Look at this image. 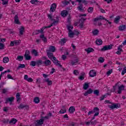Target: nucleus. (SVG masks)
<instances>
[{"mask_svg": "<svg viewBox=\"0 0 126 126\" xmlns=\"http://www.w3.org/2000/svg\"><path fill=\"white\" fill-rule=\"evenodd\" d=\"M21 41L20 40H15V41H14V42L15 45H16V46H17V45H19Z\"/></svg>", "mask_w": 126, "mask_h": 126, "instance_id": "54", "label": "nucleus"}, {"mask_svg": "<svg viewBox=\"0 0 126 126\" xmlns=\"http://www.w3.org/2000/svg\"><path fill=\"white\" fill-rule=\"evenodd\" d=\"M73 73L75 74V75H78V74H79V72H78V70H74Z\"/></svg>", "mask_w": 126, "mask_h": 126, "instance_id": "59", "label": "nucleus"}, {"mask_svg": "<svg viewBox=\"0 0 126 126\" xmlns=\"http://www.w3.org/2000/svg\"><path fill=\"white\" fill-rule=\"evenodd\" d=\"M77 63H78V59H75L74 61L71 62V64H72V65H74V64Z\"/></svg>", "mask_w": 126, "mask_h": 126, "instance_id": "46", "label": "nucleus"}, {"mask_svg": "<svg viewBox=\"0 0 126 126\" xmlns=\"http://www.w3.org/2000/svg\"><path fill=\"white\" fill-rule=\"evenodd\" d=\"M24 57L26 61H30L32 58L30 55H24Z\"/></svg>", "mask_w": 126, "mask_h": 126, "instance_id": "42", "label": "nucleus"}, {"mask_svg": "<svg viewBox=\"0 0 126 126\" xmlns=\"http://www.w3.org/2000/svg\"><path fill=\"white\" fill-rule=\"evenodd\" d=\"M93 10H94L93 7H90L88 9V12H89V13H92V12H93Z\"/></svg>", "mask_w": 126, "mask_h": 126, "instance_id": "44", "label": "nucleus"}, {"mask_svg": "<svg viewBox=\"0 0 126 126\" xmlns=\"http://www.w3.org/2000/svg\"><path fill=\"white\" fill-rule=\"evenodd\" d=\"M7 78L8 79H12L13 80H14L12 76L10 75V74H8L7 76Z\"/></svg>", "mask_w": 126, "mask_h": 126, "instance_id": "62", "label": "nucleus"}, {"mask_svg": "<svg viewBox=\"0 0 126 126\" xmlns=\"http://www.w3.org/2000/svg\"><path fill=\"white\" fill-rule=\"evenodd\" d=\"M35 124V126H40L44 124V119H40L39 120H37Z\"/></svg>", "mask_w": 126, "mask_h": 126, "instance_id": "7", "label": "nucleus"}, {"mask_svg": "<svg viewBox=\"0 0 126 126\" xmlns=\"http://www.w3.org/2000/svg\"><path fill=\"white\" fill-rule=\"evenodd\" d=\"M78 34H79V32H76L75 33L72 32L68 33L69 37H70V38H73L74 35H77Z\"/></svg>", "mask_w": 126, "mask_h": 126, "instance_id": "20", "label": "nucleus"}, {"mask_svg": "<svg viewBox=\"0 0 126 126\" xmlns=\"http://www.w3.org/2000/svg\"><path fill=\"white\" fill-rule=\"evenodd\" d=\"M33 102H34V103L35 104H38L39 103H40V98L38 97H36L33 99Z\"/></svg>", "mask_w": 126, "mask_h": 126, "instance_id": "34", "label": "nucleus"}, {"mask_svg": "<svg viewBox=\"0 0 126 126\" xmlns=\"http://www.w3.org/2000/svg\"><path fill=\"white\" fill-rule=\"evenodd\" d=\"M92 93H93V90H92L91 88H90L84 94V96H88L89 94H92Z\"/></svg>", "mask_w": 126, "mask_h": 126, "instance_id": "11", "label": "nucleus"}, {"mask_svg": "<svg viewBox=\"0 0 126 126\" xmlns=\"http://www.w3.org/2000/svg\"><path fill=\"white\" fill-rule=\"evenodd\" d=\"M4 48V45L0 42V50H3Z\"/></svg>", "mask_w": 126, "mask_h": 126, "instance_id": "57", "label": "nucleus"}, {"mask_svg": "<svg viewBox=\"0 0 126 126\" xmlns=\"http://www.w3.org/2000/svg\"><path fill=\"white\" fill-rule=\"evenodd\" d=\"M30 2H31L32 4H35V5H37V4H38V2H40V1L37 0H31Z\"/></svg>", "mask_w": 126, "mask_h": 126, "instance_id": "35", "label": "nucleus"}, {"mask_svg": "<svg viewBox=\"0 0 126 126\" xmlns=\"http://www.w3.org/2000/svg\"><path fill=\"white\" fill-rule=\"evenodd\" d=\"M46 53L49 59L52 60L53 57H54V53L50 52L49 51H46Z\"/></svg>", "mask_w": 126, "mask_h": 126, "instance_id": "18", "label": "nucleus"}, {"mask_svg": "<svg viewBox=\"0 0 126 126\" xmlns=\"http://www.w3.org/2000/svg\"><path fill=\"white\" fill-rule=\"evenodd\" d=\"M45 82H47L48 85H52L53 84V82L51 80H50V79L47 78L45 80Z\"/></svg>", "mask_w": 126, "mask_h": 126, "instance_id": "37", "label": "nucleus"}, {"mask_svg": "<svg viewBox=\"0 0 126 126\" xmlns=\"http://www.w3.org/2000/svg\"><path fill=\"white\" fill-rule=\"evenodd\" d=\"M13 101H14V97L11 96L10 97H8L6 98V101L5 102V104H7L8 102H10V105H12V102Z\"/></svg>", "mask_w": 126, "mask_h": 126, "instance_id": "8", "label": "nucleus"}, {"mask_svg": "<svg viewBox=\"0 0 126 126\" xmlns=\"http://www.w3.org/2000/svg\"><path fill=\"white\" fill-rule=\"evenodd\" d=\"M39 33H41V34H44V32H42V29H40V30H36L34 31V32H32V35H38Z\"/></svg>", "mask_w": 126, "mask_h": 126, "instance_id": "12", "label": "nucleus"}, {"mask_svg": "<svg viewBox=\"0 0 126 126\" xmlns=\"http://www.w3.org/2000/svg\"><path fill=\"white\" fill-rule=\"evenodd\" d=\"M96 74H97V73L94 70H91L89 72L90 77H94V76H96Z\"/></svg>", "mask_w": 126, "mask_h": 126, "instance_id": "14", "label": "nucleus"}, {"mask_svg": "<svg viewBox=\"0 0 126 126\" xmlns=\"http://www.w3.org/2000/svg\"><path fill=\"white\" fill-rule=\"evenodd\" d=\"M51 64L52 62H51V61L49 60H46L45 61H43L40 60V65H42V64H45L46 66H48V65H51Z\"/></svg>", "mask_w": 126, "mask_h": 126, "instance_id": "5", "label": "nucleus"}, {"mask_svg": "<svg viewBox=\"0 0 126 126\" xmlns=\"http://www.w3.org/2000/svg\"><path fill=\"white\" fill-rule=\"evenodd\" d=\"M48 17L49 19H50L51 21H53V20H55V19H53V17H52V15L48 14Z\"/></svg>", "mask_w": 126, "mask_h": 126, "instance_id": "53", "label": "nucleus"}, {"mask_svg": "<svg viewBox=\"0 0 126 126\" xmlns=\"http://www.w3.org/2000/svg\"><path fill=\"white\" fill-rule=\"evenodd\" d=\"M53 59L52 60V62L56 64V65H59L60 67H62V64L60 63V61L59 60H57V58L56 57H53Z\"/></svg>", "mask_w": 126, "mask_h": 126, "instance_id": "6", "label": "nucleus"}, {"mask_svg": "<svg viewBox=\"0 0 126 126\" xmlns=\"http://www.w3.org/2000/svg\"><path fill=\"white\" fill-rule=\"evenodd\" d=\"M126 29V25H121L119 27V30L120 31H123V30H125Z\"/></svg>", "mask_w": 126, "mask_h": 126, "instance_id": "38", "label": "nucleus"}, {"mask_svg": "<svg viewBox=\"0 0 126 126\" xmlns=\"http://www.w3.org/2000/svg\"><path fill=\"white\" fill-rule=\"evenodd\" d=\"M83 88L84 90H87V89L89 88V83H85V84L83 85Z\"/></svg>", "mask_w": 126, "mask_h": 126, "instance_id": "30", "label": "nucleus"}, {"mask_svg": "<svg viewBox=\"0 0 126 126\" xmlns=\"http://www.w3.org/2000/svg\"><path fill=\"white\" fill-rule=\"evenodd\" d=\"M86 18H84L83 17H82L80 20V21L81 22V23L83 22V23H84V21H85V20H86Z\"/></svg>", "mask_w": 126, "mask_h": 126, "instance_id": "63", "label": "nucleus"}, {"mask_svg": "<svg viewBox=\"0 0 126 126\" xmlns=\"http://www.w3.org/2000/svg\"><path fill=\"white\" fill-rule=\"evenodd\" d=\"M125 90V86L124 85H121L120 86H118V94H122V91Z\"/></svg>", "mask_w": 126, "mask_h": 126, "instance_id": "10", "label": "nucleus"}, {"mask_svg": "<svg viewBox=\"0 0 126 126\" xmlns=\"http://www.w3.org/2000/svg\"><path fill=\"white\" fill-rule=\"evenodd\" d=\"M25 30V28L23 26H21V28L19 29V33L20 35H23V33H24V31Z\"/></svg>", "mask_w": 126, "mask_h": 126, "instance_id": "26", "label": "nucleus"}, {"mask_svg": "<svg viewBox=\"0 0 126 126\" xmlns=\"http://www.w3.org/2000/svg\"><path fill=\"white\" fill-rule=\"evenodd\" d=\"M119 82H117L116 84H115V85L113 87V92H115L116 91V87L119 85Z\"/></svg>", "mask_w": 126, "mask_h": 126, "instance_id": "49", "label": "nucleus"}, {"mask_svg": "<svg viewBox=\"0 0 126 126\" xmlns=\"http://www.w3.org/2000/svg\"><path fill=\"white\" fill-rule=\"evenodd\" d=\"M68 111L70 114H72V113H74L75 111V108L74 106H71L69 107Z\"/></svg>", "mask_w": 126, "mask_h": 126, "instance_id": "28", "label": "nucleus"}, {"mask_svg": "<svg viewBox=\"0 0 126 126\" xmlns=\"http://www.w3.org/2000/svg\"><path fill=\"white\" fill-rule=\"evenodd\" d=\"M68 14V11L67 10H63L61 12V15L63 17H65V16H67Z\"/></svg>", "mask_w": 126, "mask_h": 126, "instance_id": "23", "label": "nucleus"}, {"mask_svg": "<svg viewBox=\"0 0 126 126\" xmlns=\"http://www.w3.org/2000/svg\"><path fill=\"white\" fill-rule=\"evenodd\" d=\"M121 107V104L120 103H114L112 102L111 105H108V108L111 110H114V109H119Z\"/></svg>", "mask_w": 126, "mask_h": 126, "instance_id": "2", "label": "nucleus"}, {"mask_svg": "<svg viewBox=\"0 0 126 126\" xmlns=\"http://www.w3.org/2000/svg\"><path fill=\"white\" fill-rule=\"evenodd\" d=\"M30 65L32 66H35V65H36L38 67H39V66L41 65L40 60H38L36 61H31Z\"/></svg>", "mask_w": 126, "mask_h": 126, "instance_id": "3", "label": "nucleus"}, {"mask_svg": "<svg viewBox=\"0 0 126 126\" xmlns=\"http://www.w3.org/2000/svg\"><path fill=\"white\" fill-rule=\"evenodd\" d=\"M98 62L100 63H103L105 62V59L103 57H99L98 59Z\"/></svg>", "mask_w": 126, "mask_h": 126, "instance_id": "39", "label": "nucleus"}, {"mask_svg": "<svg viewBox=\"0 0 126 126\" xmlns=\"http://www.w3.org/2000/svg\"><path fill=\"white\" fill-rule=\"evenodd\" d=\"M71 19V17H70V15H69V16L67 18V23L69 24V25H70Z\"/></svg>", "mask_w": 126, "mask_h": 126, "instance_id": "52", "label": "nucleus"}, {"mask_svg": "<svg viewBox=\"0 0 126 126\" xmlns=\"http://www.w3.org/2000/svg\"><path fill=\"white\" fill-rule=\"evenodd\" d=\"M3 111H4V112H5L6 113L7 112V111H8V107H4L3 109Z\"/></svg>", "mask_w": 126, "mask_h": 126, "instance_id": "64", "label": "nucleus"}, {"mask_svg": "<svg viewBox=\"0 0 126 126\" xmlns=\"http://www.w3.org/2000/svg\"><path fill=\"white\" fill-rule=\"evenodd\" d=\"M57 8V4L54 3L51 5L50 7V11L52 12H54V11H56V9Z\"/></svg>", "mask_w": 126, "mask_h": 126, "instance_id": "13", "label": "nucleus"}, {"mask_svg": "<svg viewBox=\"0 0 126 126\" xmlns=\"http://www.w3.org/2000/svg\"><path fill=\"white\" fill-rule=\"evenodd\" d=\"M17 122V120L14 118L12 119L10 122L9 123L10 124H13L14 125L16 124V123Z\"/></svg>", "mask_w": 126, "mask_h": 126, "instance_id": "43", "label": "nucleus"}, {"mask_svg": "<svg viewBox=\"0 0 126 126\" xmlns=\"http://www.w3.org/2000/svg\"><path fill=\"white\" fill-rule=\"evenodd\" d=\"M16 97L17 99V102H18V103H20V101L21 100V97H20V93H17L16 95Z\"/></svg>", "mask_w": 126, "mask_h": 126, "instance_id": "25", "label": "nucleus"}, {"mask_svg": "<svg viewBox=\"0 0 126 126\" xmlns=\"http://www.w3.org/2000/svg\"><path fill=\"white\" fill-rule=\"evenodd\" d=\"M32 54L34 55V57H38V56H39V54H38V52L35 49H32Z\"/></svg>", "mask_w": 126, "mask_h": 126, "instance_id": "29", "label": "nucleus"}, {"mask_svg": "<svg viewBox=\"0 0 126 126\" xmlns=\"http://www.w3.org/2000/svg\"><path fill=\"white\" fill-rule=\"evenodd\" d=\"M112 72H113V70H109L107 72L106 74H107V76H109V75H110V74H111Z\"/></svg>", "mask_w": 126, "mask_h": 126, "instance_id": "61", "label": "nucleus"}, {"mask_svg": "<svg viewBox=\"0 0 126 126\" xmlns=\"http://www.w3.org/2000/svg\"><path fill=\"white\" fill-rule=\"evenodd\" d=\"M67 29L69 31V33H70V32H72V31H71V26H70V25H67Z\"/></svg>", "mask_w": 126, "mask_h": 126, "instance_id": "55", "label": "nucleus"}, {"mask_svg": "<svg viewBox=\"0 0 126 126\" xmlns=\"http://www.w3.org/2000/svg\"><path fill=\"white\" fill-rule=\"evenodd\" d=\"M17 61H19V62H21V61H23V56H18L16 59Z\"/></svg>", "mask_w": 126, "mask_h": 126, "instance_id": "45", "label": "nucleus"}, {"mask_svg": "<svg viewBox=\"0 0 126 126\" xmlns=\"http://www.w3.org/2000/svg\"><path fill=\"white\" fill-rule=\"evenodd\" d=\"M126 73V67H125L122 71V75H124Z\"/></svg>", "mask_w": 126, "mask_h": 126, "instance_id": "60", "label": "nucleus"}, {"mask_svg": "<svg viewBox=\"0 0 126 126\" xmlns=\"http://www.w3.org/2000/svg\"><path fill=\"white\" fill-rule=\"evenodd\" d=\"M56 19H57V20L56 21V20H53V23H53V24H55V23H59V17H56Z\"/></svg>", "mask_w": 126, "mask_h": 126, "instance_id": "56", "label": "nucleus"}, {"mask_svg": "<svg viewBox=\"0 0 126 126\" xmlns=\"http://www.w3.org/2000/svg\"><path fill=\"white\" fill-rule=\"evenodd\" d=\"M94 95H96V96H99L100 94V91H99L98 90H94Z\"/></svg>", "mask_w": 126, "mask_h": 126, "instance_id": "40", "label": "nucleus"}, {"mask_svg": "<svg viewBox=\"0 0 126 126\" xmlns=\"http://www.w3.org/2000/svg\"><path fill=\"white\" fill-rule=\"evenodd\" d=\"M121 19V16H117L114 19V22L115 23H119L120 20Z\"/></svg>", "mask_w": 126, "mask_h": 126, "instance_id": "32", "label": "nucleus"}, {"mask_svg": "<svg viewBox=\"0 0 126 126\" xmlns=\"http://www.w3.org/2000/svg\"><path fill=\"white\" fill-rule=\"evenodd\" d=\"M106 20V18H105L102 16H99V17H97L94 19V22H96V21H98V20Z\"/></svg>", "mask_w": 126, "mask_h": 126, "instance_id": "22", "label": "nucleus"}, {"mask_svg": "<svg viewBox=\"0 0 126 126\" xmlns=\"http://www.w3.org/2000/svg\"><path fill=\"white\" fill-rule=\"evenodd\" d=\"M25 64H19V65L17 67V69H19L20 68H25Z\"/></svg>", "mask_w": 126, "mask_h": 126, "instance_id": "41", "label": "nucleus"}, {"mask_svg": "<svg viewBox=\"0 0 126 126\" xmlns=\"http://www.w3.org/2000/svg\"><path fill=\"white\" fill-rule=\"evenodd\" d=\"M99 33V31L98 30H95L93 32V34L94 35H98V33Z\"/></svg>", "mask_w": 126, "mask_h": 126, "instance_id": "48", "label": "nucleus"}, {"mask_svg": "<svg viewBox=\"0 0 126 126\" xmlns=\"http://www.w3.org/2000/svg\"><path fill=\"white\" fill-rule=\"evenodd\" d=\"M113 46H114V45H113L112 44H111L110 45H105L104 46H103V47L101 49L100 51L101 52H104L105 51L112 50V49L113 48Z\"/></svg>", "mask_w": 126, "mask_h": 126, "instance_id": "4", "label": "nucleus"}, {"mask_svg": "<svg viewBox=\"0 0 126 126\" xmlns=\"http://www.w3.org/2000/svg\"><path fill=\"white\" fill-rule=\"evenodd\" d=\"M121 48H123V45H119V46L118 48V51H119L120 52H123V49Z\"/></svg>", "mask_w": 126, "mask_h": 126, "instance_id": "58", "label": "nucleus"}, {"mask_svg": "<svg viewBox=\"0 0 126 126\" xmlns=\"http://www.w3.org/2000/svg\"><path fill=\"white\" fill-rule=\"evenodd\" d=\"M49 49V50L46 51H49L51 53H55L56 52V47L54 46H50Z\"/></svg>", "mask_w": 126, "mask_h": 126, "instance_id": "19", "label": "nucleus"}, {"mask_svg": "<svg viewBox=\"0 0 126 126\" xmlns=\"http://www.w3.org/2000/svg\"><path fill=\"white\" fill-rule=\"evenodd\" d=\"M100 111V109L97 107H95L94 108L93 111H89L88 113V116H90V115H92V114H94V113H95L94 115V117H97V116H99V113Z\"/></svg>", "mask_w": 126, "mask_h": 126, "instance_id": "1", "label": "nucleus"}, {"mask_svg": "<svg viewBox=\"0 0 126 126\" xmlns=\"http://www.w3.org/2000/svg\"><path fill=\"white\" fill-rule=\"evenodd\" d=\"M39 37L40 39H42V41H43L44 43H47V38L45 37V35H44V33H43L42 35H40Z\"/></svg>", "mask_w": 126, "mask_h": 126, "instance_id": "27", "label": "nucleus"}, {"mask_svg": "<svg viewBox=\"0 0 126 126\" xmlns=\"http://www.w3.org/2000/svg\"><path fill=\"white\" fill-rule=\"evenodd\" d=\"M85 75V73H84V72H82L81 75L79 77V79H80V80H84Z\"/></svg>", "mask_w": 126, "mask_h": 126, "instance_id": "33", "label": "nucleus"}, {"mask_svg": "<svg viewBox=\"0 0 126 126\" xmlns=\"http://www.w3.org/2000/svg\"><path fill=\"white\" fill-rule=\"evenodd\" d=\"M106 97H107V95L106 94L102 95L101 97H100V98H99L100 101H103V100H104V99H105Z\"/></svg>", "mask_w": 126, "mask_h": 126, "instance_id": "50", "label": "nucleus"}, {"mask_svg": "<svg viewBox=\"0 0 126 126\" xmlns=\"http://www.w3.org/2000/svg\"><path fill=\"white\" fill-rule=\"evenodd\" d=\"M75 2H79V3L82 2L84 3V2H86V1L85 0H76Z\"/></svg>", "mask_w": 126, "mask_h": 126, "instance_id": "51", "label": "nucleus"}, {"mask_svg": "<svg viewBox=\"0 0 126 126\" xmlns=\"http://www.w3.org/2000/svg\"><path fill=\"white\" fill-rule=\"evenodd\" d=\"M2 4L3 5H6V4H8V0H2Z\"/></svg>", "mask_w": 126, "mask_h": 126, "instance_id": "47", "label": "nucleus"}, {"mask_svg": "<svg viewBox=\"0 0 126 126\" xmlns=\"http://www.w3.org/2000/svg\"><path fill=\"white\" fill-rule=\"evenodd\" d=\"M14 23L15 24H20V22H19V19H18V15H16L14 17Z\"/></svg>", "mask_w": 126, "mask_h": 126, "instance_id": "21", "label": "nucleus"}, {"mask_svg": "<svg viewBox=\"0 0 126 126\" xmlns=\"http://www.w3.org/2000/svg\"><path fill=\"white\" fill-rule=\"evenodd\" d=\"M8 62H9V59L8 58V57H4L3 59V63H7Z\"/></svg>", "mask_w": 126, "mask_h": 126, "instance_id": "36", "label": "nucleus"}, {"mask_svg": "<svg viewBox=\"0 0 126 126\" xmlns=\"http://www.w3.org/2000/svg\"><path fill=\"white\" fill-rule=\"evenodd\" d=\"M63 109H62L60 111V114H64V113H66V109H65V107L64 106H63Z\"/></svg>", "mask_w": 126, "mask_h": 126, "instance_id": "31", "label": "nucleus"}, {"mask_svg": "<svg viewBox=\"0 0 126 126\" xmlns=\"http://www.w3.org/2000/svg\"><path fill=\"white\" fill-rule=\"evenodd\" d=\"M24 108H25L26 110H28V109H29V106L21 103L20 105L18 106V109H19L20 110L21 109H24Z\"/></svg>", "mask_w": 126, "mask_h": 126, "instance_id": "9", "label": "nucleus"}, {"mask_svg": "<svg viewBox=\"0 0 126 126\" xmlns=\"http://www.w3.org/2000/svg\"><path fill=\"white\" fill-rule=\"evenodd\" d=\"M85 52H87V54H90V53H93L94 49L91 47H89L85 49Z\"/></svg>", "mask_w": 126, "mask_h": 126, "instance_id": "17", "label": "nucleus"}, {"mask_svg": "<svg viewBox=\"0 0 126 126\" xmlns=\"http://www.w3.org/2000/svg\"><path fill=\"white\" fill-rule=\"evenodd\" d=\"M95 44L97 45V46H101V45L103 44V41L101 39H97L95 40Z\"/></svg>", "mask_w": 126, "mask_h": 126, "instance_id": "24", "label": "nucleus"}, {"mask_svg": "<svg viewBox=\"0 0 126 126\" xmlns=\"http://www.w3.org/2000/svg\"><path fill=\"white\" fill-rule=\"evenodd\" d=\"M67 39L66 38L64 37L62 38L61 41L59 42V43L61 44V46H63L65 43H66Z\"/></svg>", "mask_w": 126, "mask_h": 126, "instance_id": "16", "label": "nucleus"}, {"mask_svg": "<svg viewBox=\"0 0 126 126\" xmlns=\"http://www.w3.org/2000/svg\"><path fill=\"white\" fill-rule=\"evenodd\" d=\"M78 6L77 7V9L79 11H81L82 12H83V11H84V8H83V4L79 3L78 4Z\"/></svg>", "mask_w": 126, "mask_h": 126, "instance_id": "15", "label": "nucleus"}]
</instances>
